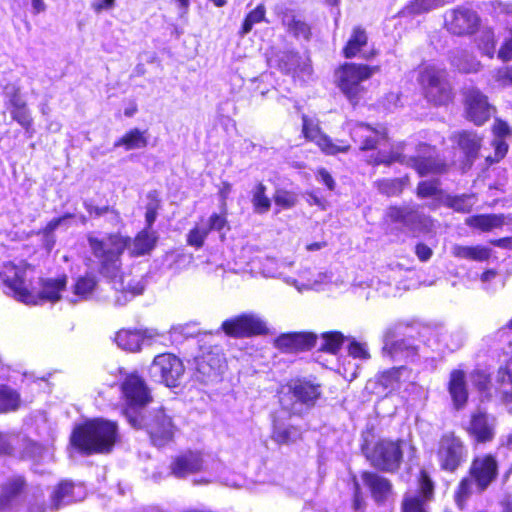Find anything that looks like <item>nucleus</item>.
<instances>
[{"label":"nucleus","mask_w":512,"mask_h":512,"mask_svg":"<svg viewBox=\"0 0 512 512\" xmlns=\"http://www.w3.org/2000/svg\"><path fill=\"white\" fill-rule=\"evenodd\" d=\"M433 495L434 483L429 474L425 470H421L418 477V494L404 497L402 512H427L424 505L432 500Z\"/></svg>","instance_id":"nucleus-18"},{"label":"nucleus","mask_w":512,"mask_h":512,"mask_svg":"<svg viewBox=\"0 0 512 512\" xmlns=\"http://www.w3.org/2000/svg\"><path fill=\"white\" fill-rule=\"evenodd\" d=\"M478 46L483 54L492 58L495 53L496 41L494 32L491 29H485L478 38Z\"/></svg>","instance_id":"nucleus-51"},{"label":"nucleus","mask_w":512,"mask_h":512,"mask_svg":"<svg viewBox=\"0 0 512 512\" xmlns=\"http://www.w3.org/2000/svg\"><path fill=\"white\" fill-rule=\"evenodd\" d=\"M147 145L148 137L146 136V131H141L138 128L131 129L114 142V148L123 146L126 150L141 149Z\"/></svg>","instance_id":"nucleus-37"},{"label":"nucleus","mask_w":512,"mask_h":512,"mask_svg":"<svg viewBox=\"0 0 512 512\" xmlns=\"http://www.w3.org/2000/svg\"><path fill=\"white\" fill-rule=\"evenodd\" d=\"M496 425V418L479 408L471 414L467 431L477 442H491L495 437Z\"/></svg>","instance_id":"nucleus-19"},{"label":"nucleus","mask_w":512,"mask_h":512,"mask_svg":"<svg viewBox=\"0 0 512 512\" xmlns=\"http://www.w3.org/2000/svg\"><path fill=\"white\" fill-rule=\"evenodd\" d=\"M126 407L123 414L130 425H139V414L152 401V396L145 381L137 374L128 375L122 383Z\"/></svg>","instance_id":"nucleus-5"},{"label":"nucleus","mask_w":512,"mask_h":512,"mask_svg":"<svg viewBox=\"0 0 512 512\" xmlns=\"http://www.w3.org/2000/svg\"><path fill=\"white\" fill-rule=\"evenodd\" d=\"M67 284V276L63 275L57 279L44 278L40 279V291L38 297L42 300L55 302L61 297L62 291L65 290Z\"/></svg>","instance_id":"nucleus-32"},{"label":"nucleus","mask_w":512,"mask_h":512,"mask_svg":"<svg viewBox=\"0 0 512 512\" xmlns=\"http://www.w3.org/2000/svg\"><path fill=\"white\" fill-rule=\"evenodd\" d=\"M274 201L276 205L281 206L282 208L288 209L293 207L297 202V196L294 193L278 190L275 193Z\"/></svg>","instance_id":"nucleus-59"},{"label":"nucleus","mask_w":512,"mask_h":512,"mask_svg":"<svg viewBox=\"0 0 512 512\" xmlns=\"http://www.w3.org/2000/svg\"><path fill=\"white\" fill-rule=\"evenodd\" d=\"M469 474L475 480L478 492L485 491L498 475L496 459L492 455L475 458L470 466Z\"/></svg>","instance_id":"nucleus-17"},{"label":"nucleus","mask_w":512,"mask_h":512,"mask_svg":"<svg viewBox=\"0 0 512 512\" xmlns=\"http://www.w3.org/2000/svg\"><path fill=\"white\" fill-rule=\"evenodd\" d=\"M286 389L280 397V404L293 415L308 412L322 396L321 384L307 378L291 380Z\"/></svg>","instance_id":"nucleus-3"},{"label":"nucleus","mask_w":512,"mask_h":512,"mask_svg":"<svg viewBox=\"0 0 512 512\" xmlns=\"http://www.w3.org/2000/svg\"><path fill=\"white\" fill-rule=\"evenodd\" d=\"M139 425H131L136 429H145L154 446L163 447L172 441L176 425L170 415L162 407L144 411L139 414Z\"/></svg>","instance_id":"nucleus-6"},{"label":"nucleus","mask_w":512,"mask_h":512,"mask_svg":"<svg viewBox=\"0 0 512 512\" xmlns=\"http://www.w3.org/2000/svg\"><path fill=\"white\" fill-rule=\"evenodd\" d=\"M466 224L482 231H491L504 224V217L496 214L477 215L468 218Z\"/></svg>","instance_id":"nucleus-40"},{"label":"nucleus","mask_w":512,"mask_h":512,"mask_svg":"<svg viewBox=\"0 0 512 512\" xmlns=\"http://www.w3.org/2000/svg\"><path fill=\"white\" fill-rule=\"evenodd\" d=\"M491 249L482 245L464 246L455 244L451 248V254L458 259L476 262H484L491 257Z\"/></svg>","instance_id":"nucleus-33"},{"label":"nucleus","mask_w":512,"mask_h":512,"mask_svg":"<svg viewBox=\"0 0 512 512\" xmlns=\"http://www.w3.org/2000/svg\"><path fill=\"white\" fill-rule=\"evenodd\" d=\"M348 353L353 358L368 359L370 354L366 348V345L355 340L351 341L348 346Z\"/></svg>","instance_id":"nucleus-61"},{"label":"nucleus","mask_w":512,"mask_h":512,"mask_svg":"<svg viewBox=\"0 0 512 512\" xmlns=\"http://www.w3.org/2000/svg\"><path fill=\"white\" fill-rule=\"evenodd\" d=\"M393 162L404 163L414 168L420 176L442 173L446 169V164L436 156L435 149L427 144L419 145L416 156L407 157L400 154L378 155L373 163L375 165H389Z\"/></svg>","instance_id":"nucleus-4"},{"label":"nucleus","mask_w":512,"mask_h":512,"mask_svg":"<svg viewBox=\"0 0 512 512\" xmlns=\"http://www.w3.org/2000/svg\"><path fill=\"white\" fill-rule=\"evenodd\" d=\"M300 430L293 425L286 424L279 416L273 419L272 439L278 444H289L300 438Z\"/></svg>","instance_id":"nucleus-35"},{"label":"nucleus","mask_w":512,"mask_h":512,"mask_svg":"<svg viewBox=\"0 0 512 512\" xmlns=\"http://www.w3.org/2000/svg\"><path fill=\"white\" fill-rule=\"evenodd\" d=\"M368 43V36L364 28L355 26L347 44L343 48V54L346 58H353L358 55L361 49Z\"/></svg>","instance_id":"nucleus-38"},{"label":"nucleus","mask_w":512,"mask_h":512,"mask_svg":"<svg viewBox=\"0 0 512 512\" xmlns=\"http://www.w3.org/2000/svg\"><path fill=\"white\" fill-rule=\"evenodd\" d=\"M498 57L503 61H509L512 59V33L507 38L498 51Z\"/></svg>","instance_id":"nucleus-63"},{"label":"nucleus","mask_w":512,"mask_h":512,"mask_svg":"<svg viewBox=\"0 0 512 512\" xmlns=\"http://www.w3.org/2000/svg\"><path fill=\"white\" fill-rule=\"evenodd\" d=\"M480 21L478 13L464 5L449 9L444 14L446 29L457 36L474 34L480 26Z\"/></svg>","instance_id":"nucleus-12"},{"label":"nucleus","mask_w":512,"mask_h":512,"mask_svg":"<svg viewBox=\"0 0 512 512\" xmlns=\"http://www.w3.org/2000/svg\"><path fill=\"white\" fill-rule=\"evenodd\" d=\"M448 391L455 409L461 410L468 400L466 374L462 370H452L448 382Z\"/></svg>","instance_id":"nucleus-29"},{"label":"nucleus","mask_w":512,"mask_h":512,"mask_svg":"<svg viewBox=\"0 0 512 512\" xmlns=\"http://www.w3.org/2000/svg\"><path fill=\"white\" fill-rule=\"evenodd\" d=\"M497 382L501 384L503 393L510 394L512 399V372L508 367H501L497 372Z\"/></svg>","instance_id":"nucleus-58"},{"label":"nucleus","mask_w":512,"mask_h":512,"mask_svg":"<svg viewBox=\"0 0 512 512\" xmlns=\"http://www.w3.org/2000/svg\"><path fill=\"white\" fill-rule=\"evenodd\" d=\"M19 405V394L6 385H0V414L15 411Z\"/></svg>","instance_id":"nucleus-41"},{"label":"nucleus","mask_w":512,"mask_h":512,"mask_svg":"<svg viewBox=\"0 0 512 512\" xmlns=\"http://www.w3.org/2000/svg\"><path fill=\"white\" fill-rule=\"evenodd\" d=\"M371 465L386 472L396 471L402 462L403 451L399 441L379 440L371 450H363Z\"/></svg>","instance_id":"nucleus-9"},{"label":"nucleus","mask_w":512,"mask_h":512,"mask_svg":"<svg viewBox=\"0 0 512 512\" xmlns=\"http://www.w3.org/2000/svg\"><path fill=\"white\" fill-rule=\"evenodd\" d=\"M445 204L457 212L467 213L471 211L474 205L473 196L466 194L460 196H447Z\"/></svg>","instance_id":"nucleus-49"},{"label":"nucleus","mask_w":512,"mask_h":512,"mask_svg":"<svg viewBox=\"0 0 512 512\" xmlns=\"http://www.w3.org/2000/svg\"><path fill=\"white\" fill-rule=\"evenodd\" d=\"M386 216L394 223H401L410 229H429L432 226L430 217L413 207H390Z\"/></svg>","instance_id":"nucleus-20"},{"label":"nucleus","mask_w":512,"mask_h":512,"mask_svg":"<svg viewBox=\"0 0 512 512\" xmlns=\"http://www.w3.org/2000/svg\"><path fill=\"white\" fill-rule=\"evenodd\" d=\"M156 241L155 232L149 229L139 232L132 243L129 238L120 234H110L102 239L93 236L88 237V244L93 256L98 261L100 274L110 279L112 288L116 292H121V296H117L115 299L117 305H124L132 297L141 294L143 291L142 286L125 284L124 277L121 275L120 257L122 253L126 248H129L133 255H144L154 248Z\"/></svg>","instance_id":"nucleus-1"},{"label":"nucleus","mask_w":512,"mask_h":512,"mask_svg":"<svg viewBox=\"0 0 512 512\" xmlns=\"http://www.w3.org/2000/svg\"><path fill=\"white\" fill-rule=\"evenodd\" d=\"M117 438V425L114 422L95 419L74 429L72 445L82 454L109 453Z\"/></svg>","instance_id":"nucleus-2"},{"label":"nucleus","mask_w":512,"mask_h":512,"mask_svg":"<svg viewBox=\"0 0 512 512\" xmlns=\"http://www.w3.org/2000/svg\"><path fill=\"white\" fill-rule=\"evenodd\" d=\"M204 458L198 451H185L177 455L170 464L171 474L176 478H185L204 469Z\"/></svg>","instance_id":"nucleus-21"},{"label":"nucleus","mask_w":512,"mask_h":512,"mask_svg":"<svg viewBox=\"0 0 512 512\" xmlns=\"http://www.w3.org/2000/svg\"><path fill=\"white\" fill-rule=\"evenodd\" d=\"M482 139L474 132L462 131L458 134L457 143L465 154L466 160L471 165L478 157Z\"/></svg>","instance_id":"nucleus-34"},{"label":"nucleus","mask_w":512,"mask_h":512,"mask_svg":"<svg viewBox=\"0 0 512 512\" xmlns=\"http://www.w3.org/2000/svg\"><path fill=\"white\" fill-rule=\"evenodd\" d=\"M493 146L495 148V157L492 159L490 156L487 157V160L491 163L498 162L502 159L508 150V145L503 139L495 138L493 141Z\"/></svg>","instance_id":"nucleus-62"},{"label":"nucleus","mask_w":512,"mask_h":512,"mask_svg":"<svg viewBox=\"0 0 512 512\" xmlns=\"http://www.w3.org/2000/svg\"><path fill=\"white\" fill-rule=\"evenodd\" d=\"M97 285L96 276L93 274H86L79 277L73 286V298L70 302L76 303L79 300H87L94 292Z\"/></svg>","instance_id":"nucleus-39"},{"label":"nucleus","mask_w":512,"mask_h":512,"mask_svg":"<svg viewBox=\"0 0 512 512\" xmlns=\"http://www.w3.org/2000/svg\"><path fill=\"white\" fill-rule=\"evenodd\" d=\"M491 109L487 97L478 89H469L466 92L467 116L476 125H482L490 118Z\"/></svg>","instance_id":"nucleus-22"},{"label":"nucleus","mask_w":512,"mask_h":512,"mask_svg":"<svg viewBox=\"0 0 512 512\" xmlns=\"http://www.w3.org/2000/svg\"><path fill=\"white\" fill-rule=\"evenodd\" d=\"M24 274L25 271L14 264H5L3 271L0 272V279L7 288L5 293L26 304H36V296L27 289Z\"/></svg>","instance_id":"nucleus-14"},{"label":"nucleus","mask_w":512,"mask_h":512,"mask_svg":"<svg viewBox=\"0 0 512 512\" xmlns=\"http://www.w3.org/2000/svg\"><path fill=\"white\" fill-rule=\"evenodd\" d=\"M20 441L22 458L30 459L35 462H40L44 459L47 451L42 445L26 437L21 438Z\"/></svg>","instance_id":"nucleus-42"},{"label":"nucleus","mask_w":512,"mask_h":512,"mask_svg":"<svg viewBox=\"0 0 512 512\" xmlns=\"http://www.w3.org/2000/svg\"><path fill=\"white\" fill-rule=\"evenodd\" d=\"M84 498L81 486H76L70 481H62L51 496V510L57 511L62 506L69 505Z\"/></svg>","instance_id":"nucleus-26"},{"label":"nucleus","mask_w":512,"mask_h":512,"mask_svg":"<svg viewBox=\"0 0 512 512\" xmlns=\"http://www.w3.org/2000/svg\"><path fill=\"white\" fill-rule=\"evenodd\" d=\"M196 363V379L207 385L216 383L221 379L224 369L225 359L220 349L214 348L195 358Z\"/></svg>","instance_id":"nucleus-13"},{"label":"nucleus","mask_w":512,"mask_h":512,"mask_svg":"<svg viewBox=\"0 0 512 512\" xmlns=\"http://www.w3.org/2000/svg\"><path fill=\"white\" fill-rule=\"evenodd\" d=\"M446 0H412L399 12L402 17H414L428 13L438 7L445 5Z\"/></svg>","instance_id":"nucleus-36"},{"label":"nucleus","mask_w":512,"mask_h":512,"mask_svg":"<svg viewBox=\"0 0 512 512\" xmlns=\"http://www.w3.org/2000/svg\"><path fill=\"white\" fill-rule=\"evenodd\" d=\"M12 119L19 123L23 128L29 129L32 125V118L30 116L27 105L21 108L10 109Z\"/></svg>","instance_id":"nucleus-57"},{"label":"nucleus","mask_w":512,"mask_h":512,"mask_svg":"<svg viewBox=\"0 0 512 512\" xmlns=\"http://www.w3.org/2000/svg\"><path fill=\"white\" fill-rule=\"evenodd\" d=\"M221 329L229 337L243 338L264 333L266 325L254 314H242L225 320Z\"/></svg>","instance_id":"nucleus-15"},{"label":"nucleus","mask_w":512,"mask_h":512,"mask_svg":"<svg viewBox=\"0 0 512 512\" xmlns=\"http://www.w3.org/2000/svg\"><path fill=\"white\" fill-rule=\"evenodd\" d=\"M378 191L387 196L399 195L404 188V179H382L374 183Z\"/></svg>","instance_id":"nucleus-47"},{"label":"nucleus","mask_w":512,"mask_h":512,"mask_svg":"<svg viewBox=\"0 0 512 512\" xmlns=\"http://www.w3.org/2000/svg\"><path fill=\"white\" fill-rule=\"evenodd\" d=\"M419 80L429 102L435 105H446L451 101L452 91L444 69L427 66L421 72Z\"/></svg>","instance_id":"nucleus-8"},{"label":"nucleus","mask_w":512,"mask_h":512,"mask_svg":"<svg viewBox=\"0 0 512 512\" xmlns=\"http://www.w3.org/2000/svg\"><path fill=\"white\" fill-rule=\"evenodd\" d=\"M156 335L157 333L153 330H121L116 334L115 341L120 348L136 352L145 342L150 345Z\"/></svg>","instance_id":"nucleus-27"},{"label":"nucleus","mask_w":512,"mask_h":512,"mask_svg":"<svg viewBox=\"0 0 512 512\" xmlns=\"http://www.w3.org/2000/svg\"><path fill=\"white\" fill-rule=\"evenodd\" d=\"M383 350L387 351L393 358L401 356L413 360L418 354V346L411 336L392 340L389 334H387Z\"/></svg>","instance_id":"nucleus-30"},{"label":"nucleus","mask_w":512,"mask_h":512,"mask_svg":"<svg viewBox=\"0 0 512 512\" xmlns=\"http://www.w3.org/2000/svg\"><path fill=\"white\" fill-rule=\"evenodd\" d=\"M495 78L503 85H512V66L499 69Z\"/></svg>","instance_id":"nucleus-64"},{"label":"nucleus","mask_w":512,"mask_h":512,"mask_svg":"<svg viewBox=\"0 0 512 512\" xmlns=\"http://www.w3.org/2000/svg\"><path fill=\"white\" fill-rule=\"evenodd\" d=\"M317 337L313 333H288L276 339V346L287 352L310 349L316 345Z\"/></svg>","instance_id":"nucleus-28"},{"label":"nucleus","mask_w":512,"mask_h":512,"mask_svg":"<svg viewBox=\"0 0 512 512\" xmlns=\"http://www.w3.org/2000/svg\"><path fill=\"white\" fill-rule=\"evenodd\" d=\"M19 437L13 433L0 432V456L12 455Z\"/></svg>","instance_id":"nucleus-55"},{"label":"nucleus","mask_w":512,"mask_h":512,"mask_svg":"<svg viewBox=\"0 0 512 512\" xmlns=\"http://www.w3.org/2000/svg\"><path fill=\"white\" fill-rule=\"evenodd\" d=\"M4 96L8 101L9 107L11 109L21 108L25 106V100L22 98L19 87L15 85H7L4 88Z\"/></svg>","instance_id":"nucleus-54"},{"label":"nucleus","mask_w":512,"mask_h":512,"mask_svg":"<svg viewBox=\"0 0 512 512\" xmlns=\"http://www.w3.org/2000/svg\"><path fill=\"white\" fill-rule=\"evenodd\" d=\"M25 487L26 481L22 476L8 478L0 486V511L10 510L16 505Z\"/></svg>","instance_id":"nucleus-25"},{"label":"nucleus","mask_w":512,"mask_h":512,"mask_svg":"<svg viewBox=\"0 0 512 512\" xmlns=\"http://www.w3.org/2000/svg\"><path fill=\"white\" fill-rule=\"evenodd\" d=\"M377 69V67L349 63L337 72L338 86L350 102L357 103L364 91L362 82L369 79Z\"/></svg>","instance_id":"nucleus-7"},{"label":"nucleus","mask_w":512,"mask_h":512,"mask_svg":"<svg viewBox=\"0 0 512 512\" xmlns=\"http://www.w3.org/2000/svg\"><path fill=\"white\" fill-rule=\"evenodd\" d=\"M277 15L280 17L283 26L286 27L287 31L295 38H303L304 40L310 39V26L298 19L292 10L280 8L277 11Z\"/></svg>","instance_id":"nucleus-31"},{"label":"nucleus","mask_w":512,"mask_h":512,"mask_svg":"<svg viewBox=\"0 0 512 512\" xmlns=\"http://www.w3.org/2000/svg\"><path fill=\"white\" fill-rule=\"evenodd\" d=\"M442 193L437 179L421 181L417 186V196L420 198L435 197Z\"/></svg>","instance_id":"nucleus-52"},{"label":"nucleus","mask_w":512,"mask_h":512,"mask_svg":"<svg viewBox=\"0 0 512 512\" xmlns=\"http://www.w3.org/2000/svg\"><path fill=\"white\" fill-rule=\"evenodd\" d=\"M474 488H476L475 480L470 475L460 481L455 493V501L460 508H463L466 500L472 495Z\"/></svg>","instance_id":"nucleus-48"},{"label":"nucleus","mask_w":512,"mask_h":512,"mask_svg":"<svg viewBox=\"0 0 512 512\" xmlns=\"http://www.w3.org/2000/svg\"><path fill=\"white\" fill-rule=\"evenodd\" d=\"M302 121V132L305 138L314 141L324 153L335 155L339 152H347L350 149V144L345 140L333 142L330 137L321 132L318 124L306 115L302 116Z\"/></svg>","instance_id":"nucleus-16"},{"label":"nucleus","mask_w":512,"mask_h":512,"mask_svg":"<svg viewBox=\"0 0 512 512\" xmlns=\"http://www.w3.org/2000/svg\"><path fill=\"white\" fill-rule=\"evenodd\" d=\"M265 14L266 8L264 4H259L255 9L248 13L246 18L244 19L239 34L241 36H244L252 30L255 24L266 21Z\"/></svg>","instance_id":"nucleus-46"},{"label":"nucleus","mask_w":512,"mask_h":512,"mask_svg":"<svg viewBox=\"0 0 512 512\" xmlns=\"http://www.w3.org/2000/svg\"><path fill=\"white\" fill-rule=\"evenodd\" d=\"M361 479L375 502L384 503L392 496L393 486L386 477L376 472L364 471L361 474Z\"/></svg>","instance_id":"nucleus-23"},{"label":"nucleus","mask_w":512,"mask_h":512,"mask_svg":"<svg viewBox=\"0 0 512 512\" xmlns=\"http://www.w3.org/2000/svg\"><path fill=\"white\" fill-rule=\"evenodd\" d=\"M207 227V230L209 232L211 231H217L222 232L224 228L228 227V222L225 215L213 213L209 219L207 220V223L205 224Z\"/></svg>","instance_id":"nucleus-60"},{"label":"nucleus","mask_w":512,"mask_h":512,"mask_svg":"<svg viewBox=\"0 0 512 512\" xmlns=\"http://www.w3.org/2000/svg\"><path fill=\"white\" fill-rule=\"evenodd\" d=\"M468 456V449L460 437L444 434L438 443L437 459L442 470L454 472Z\"/></svg>","instance_id":"nucleus-10"},{"label":"nucleus","mask_w":512,"mask_h":512,"mask_svg":"<svg viewBox=\"0 0 512 512\" xmlns=\"http://www.w3.org/2000/svg\"><path fill=\"white\" fill-rule=\"evenodd\" d=\"M349 132L352 140L359 144L362 151L372 150L377 147L380 139L385 138V133L365 123L349 124Z\"/></svg>","instance_id":"nucleus-24"},{"label":"nucleus","mask_w":512,"mask_h":512,"mask_svg":"<svg viewBox=\"0 0 512 512\" xmlns=\"http://www.w3.org/2000/svg\"><path fill=\"white\" fill-rule=\"evenodd\" d=\"M150 376L167 387H177L184 374V366L179 358L166 353L156 356L149 367Z\"/></svg>","instance_id":"nucleus-11"},{"label":"nucleus","mask_w":512,"mask_h":512,"mask_svg":"<svg viewBox=\"0 0 512 512\" xmlns=\"http://www.w3.org/2000/svg\"><path fill=\"white\" fill-rule=\"evenodd\" d=\"M344 339V335L340 332L323 333L320 340L319 350L336 354L340 350Z\"/></svg>","instance_id":"nucleus-43"},{"label":"nucleus","mask_w":512,"mask_h":512,"mask_svg":"<svg viewBox=\"0 0 512 512\" xmlns=\"http://www.w3.org/2000/svg\"><path fill=\"white\" fill-rule=\"evenodd\" d=\"M210 232L207 230L205 224L196 225L187 234V244L196 249L201 248L204 245L205 239Z\"/></svg>","instance_id":"nucleus-50"},{"label":"nucleus","mask_w":512,"mask_h":512,"mask_svg":"<svg viewBox=\"0 0 512 512\" xmlns=\"http://www.w3.org/2000/svg\"><path fill=\"white\" fill-rule=\"evenodd\" d=\"M301 57L297 52L284 51L277 56V66L284 73L295 72L300 66Z\"/></svg>","instance_id":"nucleus-44"},{"label":"nucleus","mask_w":512,"mask_h":512,"mask_svg":"<svg viewBox=\"0 0 512 512\" xmlns=\"http://www.w3.org/2000/svg\"><path fill=\"white\" fill-rule=\"evenodd\" d=\"M461 55L464 58H467L465 61H461L458 57H453L452 64L459 70L464 73H470L473 71H477V67L479 63L475 61L474 58L470 57L468 53L465 51L461 52Z\"/></svg>","instance_id":"nucleus-56"},{"label":"nucleus","mask_w":512,"mask_h":512,"mask_svg":"<svg viewBox=\"0 0 512 512\" xmlns=\"http://www.w3.org/2000/svg\"><path fill=\"white\" fill-rule=\"evenodd\" d=\"M406 370L405 366L394 367L386 370L381 374L380 383L385 388L394 389L395 385L400 381L402 374L406 372Z\"/></svg>","instance_id":"nucleus-53"},{"label":"nucleus","mask_w":512,"mask_h":512,"mask_svg":"<svg viewBox=\"0 0 512 512\" xmlns=\"http://www.w3.org/2000/svg\"><path fill=\"white\" fill-rule=\"evenodd\" d=\"M265 191L266 186L263 183H258L253 190L252 204L256 213H266L271 207V201L265 195Z\"/></svg>","instance_id":"nucleus-45"}]
</instances>
